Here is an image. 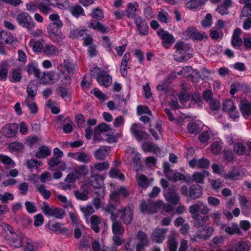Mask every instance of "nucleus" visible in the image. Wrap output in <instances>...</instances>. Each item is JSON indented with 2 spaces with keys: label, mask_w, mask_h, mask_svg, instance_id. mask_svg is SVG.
Returning <instances> with one entry per match:
<instances>
[{
  "label": "nucleus",
  "mask_w": 251,
  "mask_h": 251,
  "mask_svg": "<svg viewBox=\"0 0 251 251\" xmlns=\"http://www.w3.org/2000/svg\"><path fill=\"white\" fill-rule=\"evenodd\" d=\"M119 203H109L103 209L106 213L116 216V219L119 218L125 225L130 224L133 216V210L129 206L119 208Z\"/></svg>",
  "instance_id": "f257e3e1"
},
{
  "label": "nucleus",
  "mask_w": 251,
  "mask_h": 251,
  "mask_svg": "<svg viewBox=\"0 0 251 251\" xmlns=\"http://www.w3.org/2000/svg\"><path fill=\"white\" fill-rule=\"evenodd\" d=\"M92 75L100 85L105 87L109 86L112 83V77L104 71L100 72L99 68H94L92 71Z\"/></svg>",
  "instance_id": "f03ea898"
},
{
  "label": "nucleus",
  "mask_w": 251,
  "mask_h": 251,
  "mask_svg": "<svg viewBox=\"0 0 251 251\" xmlns=\"http://www.w3.org/2000/svg\"><path fill=\"white\" fill-rule=\"evenodd\" d=\"M41 209L44 214L47 216L55 217L58 219H63L65 213L63 209L54 208L49 205L46 202L43 203Z\"/></svg>",
  "instance_id": "7ed1b4c3"
},
{
  "label": "nucleus",
  "mask_w": 251,
  "mask_h": 251,
  "mask_svg": "<svg viewBox=\"0 0 251 251\" xmlns=\"http://www.w3.org/2000/svg\"><path fill=\"white\" fill-rule=\"evenodd\" d=\"M16 20L21 26L26 28L28 30L33 29L35 26L31 17L26 12H23L18 14Z\"/></svg>",
  "instance_id": "20e7f679"
},
{
  "label": "nucleus",
  "mask_w": 251,
  "mask_h": 251,
  "mask_svg": "<svg viewBox=\"0 0 251 251\" xmlns=\"http://www.w3.org/2000/svg\"><path fill=\"white\" fill-rule=\"evenodd\" d=\"M175 48L176 50L175 56V59L178 62H182L187 60L189 56L186 57L185 54L187 51L188 47L182 41H178L175 45Z\"/></svg>",
  "instance_id": "39448f33"
},
{
  "label": "nucleus",
  "mask_w": 251,
  "mask_h": 251,
  "mask_svg": "<svg viewBox=\"0 0 251 251\" xmlns=\"http://www.w3.org/2000/svg\"><path fill=\"white\" fill-rule=\"evenodd\" d=\"M157 35L162 40V45L165 48H169L175 42V38L173 34L163 29L157 31Z\"/></svg>",
  "instance_id": "423d86ee"
},
{
  "label": "nucleus",
  "mask_w": 251,
  "mask_h": 251,
  "mask_svg": "<svg viewBox=\"0 0 251 251\" xmlns=\"http://www.w3.org/2000/svg\"><path fill=\"white\" fill-rule=\"evenodd\" d=\"M61 27H58L50 24L48 25L47 32L52 42L58 43L64 38L61 31Z\"/></svg>",
  "instance_id": "0eeeda50"
},
{
  "label": "nucleus",
  "mask_w": 251,
  "mask_h": 251,
  "mask_svg": "<svg viewBox=\"0 0 251 251\" xmlns=\"http://www.w3.org/2000/svg\"><path fill=\"white\" fill-rule=\"evenodd\" d=\"M129 195V191L127 188L122 186L118 187L110 194V203H119L118 201L120 196L123 198H127Z\"/></svg>",
  "instance_id": "6e6552de"
},
{
  "label": "nucleus",
  "mask_w": 251,
  "mask_h": 251,
  "mask_svg": "<svg viewBox=\"0 0 251 251\" xmlns=\"http://www.w3.org/2000/svg\"><path fill=\"white\" fill-rule=\"evenodd\" d=\"M18 129V125L16 123H9L4 125L1 128L0 132L2 135L6 138H11L17 133Z\"/></svg>",
  "instance_id": "1a4fd4ad"
},
{
  "label": "nucleus",
  "mask_w": 251,
  "mask_h": 251,
  "mask_svg": "<svg viewBox=\"0 0 251 251\" xmlns=\"http://www.w3.org/2000/svg\"><path fill=\"white\" fill-rule=\"evenodd\" d=\"M139 11V5L136 2H129L127 4L126 9L125 10L126 16L128 19L135 20L138 17L137 13Z\"/></svg>",
  "instance_id": "9d476101"
},
{
  "label": "nucleus",
  "mask_w": 251,
  "mask_h": 251,
  "mask_svg": "<svg viewBox=\"0 0 251 251\" xmlns=\"http://www.w3.org/2000/svg\"><path fill=\"white\" fill-rule=\"evenodd\" d=\"M168 231V228H156L153 231L151 235V240L156 243H161L165 239V234Z\"/></svg>",
  "instance_id": "9b49d317"
},
{
  "label": "nucleus",
  "mask_w": 251,
  "mask_h": 251,
  "mask_svg": "<svg viewBox=\"0 0 251 251\" xmlns=\"http://www.w3.org/2000/svg\"><path fill=\"white\" fill-rule=\"evenodd\" d=\"M40 82L41 83L46 84L49 83H54L58 79L57 74L54 72H49L44 73L40 75Z\"/></svg>",
  "instance_id": "f8f14e48"
},
{
  "label": "nucleus",
  "mask_w": 251,
  "mask_h": 251,
  "mask_svg": "<svg viewBox=\"0 0 251 251\" xmlns=\"http://www.w3.org/2000/svg\"><path fill=\"white\" fill-rule=\"evenodd\" d=\"M110 219L112 222V230L114 235H121L125 232V228L122 225V222L116 219V216L112 215Z\"/></svg>",
  "instance_id": "ddd939ff"
},
{
  "label": "nucleus",
  "mask_w": 251,
  "mask_h": 251,
  "mask_svg": "<svg viewBox=\"0 0 251 251\" xmlns=\"http://www.w3.org/2000/svg\"><path fill=\"white\" fill-rule=\"evenodd\" d=\"M23 247V251H37L34 248L32 241L26 236L21 237L20 242L15 245L16 248Z\"/></svg>",
  "instance_id": "4468645a"
},
{
  "label": "nucleus",
  "mask_w": 251,
  "mask_h": 251,
  "mask_svg": "<svg viewBox=\"0 0 251 251\" xmlns=\"http://www.w3.org/2000/svg\"><path fill=\"white\" fill-rule=\"evenodd\" d=\"M76 69L77 66L68 60H64L60 66V70L62 74L66 73L69 75L73 74Z\"/></svg>",
  "instance_id": "2eb2a0df"
},
{
  "label": "nucleus",
  "mask_w": 251,
  "mask_h": 251,
  "mask_svg": "<svg viewBox=\"0 0 251 251\" xmlns=\"http://www.w3.org/2000/svg\"><path fill=\"white\" fill-rule=\"evenodd\" d=\"M178 235L175 231H171L169 235L167 240V248L169 251H176L177 242L176 238Z\"/></svg>",
  "instance_id": "dca6fc26"
},
{
  "label": "nucleus",
  "mask_w": 251,
  "mask_h": 251,
  "mask_svg": "<svg viewBox=\"0 0 251 251\" xmlns=\"http://www.w3.org/2000/svg\"><path fill=\"white\" fill-rule=\"evenodd\" d=\"M135 23L139 32L143 35H147L149 33L148 24L144 19L138 16L134 20Z\"/></svg>",
  "instance_id": "f3484780"
},
{
  "label": "nucleus",
  "mask_w": 251,
  "mask_h": 251,
  "mask_svg": "<svg viewBox=\"0 0 251 251\" xmlns=\"http://www.w3.org/2000/svg\"><path fill=\"white\" fill-rule=\"evenodd\" d=\"M68 155L75 160L85 164L88 163L91 159V157L88 154L83 152L69 153Z\"/></svg>",
  "instance_id": "a211bd4d"
},
{
  "label": "nucleus",
  "mask_w": 251,
  "mask_h": 251,
  "mask_svg": "<svg viewBox=\"0 0 251 251\" xmlns=\"http://www.w3.org/2000/svg\"><path fill=\"white\" fill-rule=\"evenodd\" d=\"M89 186L88 184H83L80 190L75 191L74 194L77 199L81 201H86L88 199L89 193Z\"/></svg>",
  "instance_id": "6ab92c4d"
},
{
  "label": "nucleus",
  "mask_w": 251,
  "mask_h": 251,
  "mask_svg": "<svg viewBox=\"0 0 251 251\" xmlns=\"http://www.w3.org/2000/svg\"><path fill=\"white\" fill-rule=\"evenodd\" d=\"M241 30L239 28L234 29L231 40V45L233 47H240L243 43V41L240 37Z\"/></svg>",
  "instance_id": "aec40b11"
},
{
  "label": "nucleus",
  "mask_w": 251,
  "mask_h": 251,
  "mask_svg": "<svg viewBox=\"0 0 251 251\" xmlns=\"http://www.w3.org/2000/svg\"><path fill=\"white\" fill-rule=\"evenodd\" d=\"M45 41L43 39L35 40L34 39L30 40L28 45L34 52H42L44 48Z\"/></svg>",
  "instance_id": "412c9836"
},
{
  "label": "nucleus",
  "mask_w": 251,
  "mask_h": 251,
  "mask_svg": "<svg viewBox=\"0 0 251 251\" xmlns=\"http://www.w3.org/2000/svg\"><path fill=\"white\" fill-rule=\"evenodd\" d=\"M213 231V227L211 226H206L197 232V236L200 239L203 240L208 239L212 234Z\"/></svg>",
  "instance_id": "4be33fe9"
},
{
  "label": "nucleus",
  "mask_w": 251,
  "mask_h": 251,
  "mask_svg": "<svg viewBox=\"0 0 251 251\" xmlns=\"http://www.w3.org/2000/svg\"><path fill=\"white\" fill-rule=\"evenodd\" d=\"M49 57L57 55L59 53L58 49L53 45L48 43L44 45V48L42 51Z\"/></svg>",
  "instance_id": "5701e85b"
},
{
  "label": "nucleus",
  "mask_w": 251,
  "mask_h": 251,
  "mask_svg": "<svg viewBox=\"0 0 251 251\" xmlns=\"http://www.w3.org/2000/svg\"><path fill=\"white\" fill-rule=\"evenodd\" d=\"M189 165L192 168H206L209 165V162L205 158L192 159L189 162Z\"/></svg>",
  "instance_id": "b1692460"
},
{
  "label": "nucleus",
  "mask_w": 251,
  "mask_h": 251,
  "mask_svg": "<svg viewBox=\"0 0 251 251\" xmlns=\"http://www.w3.org/2000/svg\"><path fill=\"white\" fill-rule=\"evenodd\" d=\"M109 151L108 147L101 146L95 151L94 155L96 159L102 160L108 155Z\"/></svg>",
  "instance_id": "393cba45"
},
{
  "label": "nucleus",
  "mask_w": 251,
  "mask_h": 251,
  "mask_svg": "<svg viewBox=\"0 0 251 251\" xmlns=\"http://www.w3.org/2000/svg\"><path fill=\"white\" fill-rule=\"evenodd\" d=\"M249 245L247 242L240 241L234 245L230 246L226 251H249Z\"/></svg>",
  "instance_id": "a878e982"
},
{
  "label": "nucleus",
  "mask_w": 251,
  "mask_h": 251,
  "mask_svg": "<svg viewBox=\"0 0 251 251\" xmlns=\"http://www.w3.org/2000/svg\"><path fill=\"white\" fill-rule=\"evenodd\" d=\"M202 189L200 185H193L189 188V196L192 199H198L202 195Z\"/></svg>",
  "instance_id": "bb28decb"
},
{
  "label": "nucleus",
  "mask_w": 251,
  "mask_h": 251,
  "mask_svg": "<svg viewBox=\"0 0 251 251\" xmlns=\"http://www.w3.org/2000/svg\"><path fill=\"white\" fill-rule=\"evenodd\" d=\"M240 109L242 115L245 118H247L251 114V103L245 100H241L240 104Z\"/></svg>",
  "instance_id": "cd10ccee"
},
{
  "label": "nucleus",
  "mask_w": 251,
  "mask_h": 251,
  "mask_svg": "<svg viewBox=\"0 0 251 251\" xmlns=\"http://www.w3.org/2000/svg\"><path fill=\"white\" fill-rule=\"evenodd\" d=\"M165 197L167 201L174 204H177L179 201V198L173 190H169L164 194Z\"/></svg>",
  "instance_id": "c85d7f7f"
},
{
  "label": "nucleus",
  "mask_w": 251,
  "mask_h": 251,
  "mask_svg": "<svg viewBox=\"0 0 251 251\" xmlns=\"http://www.w3.org/2000/svg\"><path fill=\"white\" fill-rule=\"evenodd\" d=\"M141 210L143 214L154 213L156 212V205L155 202L147 204L145 201H142L141 206Z\"/></svg>",
  "instance_id": "c756f323"
},
{
  "label": "nucleus",
  "mask_w": 251,
  "mask_h": 251,
  "mask_svg": "<svg viewBox=\"0 0 251 251\" xmlns=\"http://www.w3.org/2000/svg\"><path fill=\"white\" fill-rule=\"evenodd\" d=\"M239 2L245 4L241 10L242 16L247 17L251 15V0H239Z\"/></svg>",
  "instance_id": "7c9ffc66"
},
{
  "label": "nucleus",
  "mask_w": 251,
  "mask_h": 251,
  "mask_svg": "<svg viewBox=\"0 0 251 251\" xmlns=\"http://www.w3.org/2000/svg\"><path fill=\"white\" fill-rule=\"evenodd\" d=\"M8 73V64L7 60H3L0 63V80L5 81Z\"/></svg>",
  "instance_id": "2f4dec72"
},
{
  "label": "nucleus",
  "mask_w": 251,
  "mask_h": 251,
  "mask_svg": "<svg viewBox=\"0 0 251 251\" xmlns=\"http://www.w3.org/2000/svg\"><path fill=\"white\" fill-rule=\"evenodd\" d=\"M208 0H190L185 5L188 9H193L201 7L204 5Z\"/></svg>",
  "instance_id": "473e14b6"
},
{
  "label": "nucleus",
  "mask_w": 251,
  "mask_h": 251,
  "mask_svg": "<svg viewBox=\"0 0 251 251\" xmlns=\"http://www.w3.org/2000/svg\"><path fill=\"white\" fill-rule=\"evenodd\" d=\"M136 178L138 186L143 189H146L151 183L150 179L144 175L138 174Z\"/></svg>",
  "instance_id": "72a5a7b5"
},
{
  "label": "nucleus",
  "mask_w": 251,
  "mask_h": 251,
  "mask_svg": "<svg viewBox=\"0 0 251 251\" xmlns=\"http://www.w3.org/2000/svg\"><path fill=\"white\" fill-rule=\"evenodd\" d=\"M137 237L139 240V242L137 244L138 247L140 246L145 247L147 246L149 244V241L148 239L147 236L145 233L143 231L138 232Z\"/></svg>",
  "instance_id": "f704fd0d"
},
{
  "label": "nucleus",
  "mask_w": 251,
  "mask_h": 251,
  "mask_svg": "<svg viewBox=\"0 0 251 251\" xmlns=\"http://www.w3.org/2000/svg\"><path fill=\"white\" fill-rule=\"evenodd\" d=\"M25 103L28 107L31 113L36 114L38 112V107L35 102V99L26 98Z\"/></svg>",
  "instance_id": "c9c22d12"
},
{
  "label": "nucleus",
  "mask_w": 251,
  "mask_h": 251,
  "mask_svg": "<svg viewBox=\"0 0 251 251\" xmlns=\"http://www.w3.org/2000/svg\"><path fill=\"white\" fill-rule=\"evenodd\" d=\"M166 177L173 181L176 182L177 180H182L185 179L184 175L178 172H175L173 170L170 173L167 174Z\"/></svg>",
  "instance_id": "e433bc0d"
},
{
  "label": "nucleus",
  "mask_w": 251,
  "mask_h": 251,
  "mask_svg": "<svg viewBox=\"0 0 251 251\" xmlns=\"http://www.w3.org/2000/svg\"><path fill=\"white\" fill-rule=\"evenodd\" d=\"M26 92L28 96L26 98L35 99L37 92L36 85L33 82H30L27 87Z\"/></svg>",
  "instance_id": "4c0bfd02"
},
{
  "label": "nucleus",
  "mask_w": 251,
  "mask_h": 251,
  "mask_svg": "<svg viewBox=\"0 0 251 251\" xmlns=\"http://www.w3.org/2000/svg\"><path fill=\"white\" fill-rule=\"evenodd\" d=\"M240 176V174L238 169L236 167H233L230 171H229L226 174L224 175L223 177L227 179L236 180Z\"/></svg>",
  "instance_id": "58836bf2"
},
{
  "label": "nucleus",
  "mask_w": 251,
  "mask_h": 251,
  "mask_svg": "<svg viewBox=\"0 0 251 251\" xmlns=\"http://www.w3.org/2000/svg\"><path fill=\"white\" fill-rule=\"evenodd\" d=\"M189 35L194 39L202 40L207 36L204 32H200L195 28H192L189 31Z\"/></svg>",
  "instance_id": "ea45409f"
},
{
  "label": "nucleus",
  "mask_w": 251,
  "mask_h": 251,
  "mask_svg": "<svg viewBox=\"0 0 251 251\" xmlns=\"http://www.w3.org/2000/svg\"><path fill=\"white\" fill-rule=\"evenodd\" d=\"M91 227L96 233L100 231L99 224L100 223V218L97 215H93L90 218Z\"/></svg>",
  "instance_id": "a19ab883"
},
{
  "label": "nucleus",
  "mask_w": 251,
  "mask_h": 251,
  "mask_svg": "<svg viewBox=\"0 0 251 251\" xmlns=\"http://www.w3.org/2000/svg\"><path fill=\"white\" fill-rule=\"evenodd\" d=\"M89 27L97 29L102 33H105L107 29L102 24L95 20L90 21Z\"/></svg>",
  "instance_id": "79ce46f5"
},
{
  "label": "nucleus",
  "mask_w": 251,
  "mask_h": 251,
  "mask_svg": "<svg viewBox=\"0 0 251 251\" xmlns=\"http://www.w3.org/2000/svg\"><path fill=\"white\" fill-rule=\"evenodd\" d=\"M49 19L52 23L50 25L56 26L58 27H62L63 26V22L60 20L59 16L56 13H53L49 16Z\"/></svg>",
  "instance_id": "37998d69"
},
{
  "label": "nucleus",
  "mask_w": 251,
  "mask_h": 251,
  "mask_svg": "<svg viewBox=\"0 0 251 251\" xmlns=\"http://www.w3.org/2000/svg\"><path fill=\"white\" fill-rule=\"evenodd\" d=\"M50 154V149L46 146H42L36 153L35 156L38 158H44Z\"/></svg>",
  "instance_id": "c03bdc74"
},
{
  "label": "nucleus",
  "mask_w": 251,
  "mask_h": 251,
  "mask_svg": "<svg viewBox=\"0 0 251 251\" xmlns=\"http://www.w3.org/2000/svg\"><path fill=\"white\" fill-rule=\"evenodd\" d=\"M8 230L10 234V236L8 238V240H9L10 243L13 245V246L15 247V245H17L18 243L20 242L21 237L24 236L22 235L19 237L17 235V234L16 233H15L12 229H8Z\"/></svg>",
  "instance_id": "a18cd8bd"
},
{
  "label": "nucleus",
  "mask_w": 251,
  "mask_h": 251,
  "mask_svg": "<svg viewBox=\"0 0 251 251\" xmlns=\"http://www.w3.org/2000/svg\"><path fill=\"white\" fill-rule=\"evenodd\" d=\"M26 165L30 171L33 169H38L40 166L43 165L42 161H38L35 159H30L26 162Z\"/></svg>",
  "instance_id": "49530a36"
},
{
  "label": "nucleus",
  "mask_w": 251,
  "mask_h": 251,
  "mask_svg": "<svg viewBox=\"0 0 251 251\" xmlns=\"http://www.w3.org/2000/svg\"><path fill=\"white\" fill-rule=\"evenodd\" d=\"M223 108L227 113L236 109L235 105L232 100H225L223 103Z\"/></svg>",
  "instance_id": "de8ad7c7"
},
{
  "label": "nucleus",
  "mask_w": 251,
  "mask_h": 251,
  "mask_svg": "<svg viewBox=\"0 0 251 251\" xmlns=\"http://www.w3.org/2000/svg\"><path fill=\"white\" fill-rule=\"evenodd\" d=\"M22 76L19 70H14L11 75L9 77V80L11 82L15 83L21 81Z\"/></svg>",
  "instance_id": "09e8293b"
},
{
  "label": "nucleus",
  "mask_w": 251,
  "mask_h": 251,
  "mask_svg": "<svg viewBox=\"0 0 251 251\" xmlns=\"http://www.w3.org/2000/svg\"><path fill=\"white\" fill-rule=\"evenodd\" d=\"M109 176L112 178H117L121 180H124L125 179V176L123 174L121 173L120 171L115 168H112L109 172Z\"/></svg>",
  "instance_id": "8fccbe9b"
},
{
  "label": "nucleus",
  "mask_w": 251,
  "mask_h": 251,
  "mask_svg": "<svg viewBox=\"0 0 251 251\" xmlns=\"http://www.w3.org/2000/svg\"><path fill=\"white\" fill-rule=\"evenodd\" d=\"M155 204L156 205V209L157 208L159 209H163L165 211L167 212H171L173 209V206L168 203L164 204L162 201H157L155 202Z\"/></svg>",
  "instance_id": "3c124183"
},
{
  "label": "nucleus",
  "mask_w": 251,
  "mask_h": 251,
  "mask_svg": "<svg viewBox=\"0 0 251 251\" xmlns=\"http://www.w3.org/2000/svg\"><path fill=\"white\" fill-rule=\"evenodd\" d=\"M71 14L75 17H78L80 15H83L84 10L79 5H75L70 8Z\"/></svg>",
  "instance_id": "603ef678"
},
{
  "label": "nucleus",
  "mask_w": 251,
  "mask_h": 251,
  "mask_svg": "<svg viewBox=\"0 0 251 251\" xmlns=\"http://www.w3.org/2000/svg\"><path fill=\"white\" fill-rule=\"evenodd\" d=\"M56 197L58 200L61 202V204L65 208H69L72 207L71 202L67 199V198L61 194H57Z\"/></svg>",
  "instance_id": "864d4df0"
},
{
  "label": "nucleus",
  "mask_w": 251,
  "mask_h": 251,
  "mask_svg": "<svg viewBox=\"0 0 251 251\" xmlns=\"http://www.w3.org/2000/svg\"><path fill=\"white\" fill-rule=\"evenodd\" d=\"M0 162L4 165H10L11 167H14L15 166V163L11 158L3 154H0Z\"/></svg>",
  "instance_id": "5fc2aeb1"
},
{
  "label": "nucleus",
  "mask_w": 251,
  "mask_h": 251,
  "mask_svg": "<svg viewBox=\"0 0 251 251\" xmlns=\"http://www.w3.org/2000/svg\"><path fill=\"white\" fill-rule=\"evenodd\" d=\"M37 189L45 199H48L50 197V191L46 189L45 185H41L37 186Z\"/></svg>",
  "instance_id": "6e6d98bb"
},
{
  "label": "nucleus",
  "mask_w": 251,
  "mask_h": 251,
  "mask_svg": "<svg viewBox=\"0 0 251 251\" xmlns=\"http://www.w3.org/2000/svg\"><path fill=\"white\" fill-rule=\"evenodd\" d=\"M246 147L241 143H237L234 144L233 151L238 155H242L245 153Z\"/></svg>",
  "instance_id": "4d7b16f0"
},
{
  "label": "nucleus",
  "mask_w": 251,
  "mask_h": 251,
  "mask_svg": "<svg viewBox=\"0 0 251 251\" xmlns=\"http://www.w3.org/2000/svg\"><path fill=\"white\" fill-rule=\"evenodd\" d=\"M109 167V163L107 161L100 163H96L94 166L95 169L98 172H102L107 170Z\"/></svg>",
  "instance_id": "13d9d810"
},
{
  "label": "nucleus",
  "mask_w": 251,
  "mask_h": 251,
  "mask_svg": "<svg viewBox=\"0 0 251 251\" xmlns=\"http://www.w3.org/2000/svg\"><path fill=\"white\" fill-rule=\"evenodd\" d=\"M95 130L96 132L99 131L100 132L102 133L103 135H105L103 132H106L109 130H110L111 132L113 131V129L110 128L108 125L105 123H101L99 125L96 127Z\"/></svg>",
  "instance_id": "bf43d9fd"
},
{
  "label": "nucleus",
  "mask_w": 251,
  "mask_h": 251,
  "mask_svg": "<svg viewBox=\"0 0 251 251\" xmlns=\"http://www.w3.org/2000/svg\"><path fill=\"white\" fill-rule=\"evenodd\" d=\"M85 32V30L83 29H75L72 30L70 32V36L73 39L80 38L84 35Z\"/></svg>",
  "instance_id": "052dcab7"
},
{
  "label": "nucleus",
  "mask_w": 251,
  "mask_h": 251,
  "mask_svg": "<svg viewBox=\"0 0 251 251\" xmlns=\"http://www.w3.org/2000/svg\"><path fill=\"white\" fill-rule=\"evenodd\" d=\"M27 71L29 75L34 74L37 77H40V75H41L40 70L36 66L31 64H29L27 65Z\"/></svg>",
  "instance_id": "680f3d73"
},
{
  "label": "nucleus",
  "mask_w": 251,
  "mask_h": 251,
  "mask_svg": "<svg viewBox=\"0 0 251 251\" xmlns=\"http://www.w3.org/2000/svg\"><path fill=\"white\" fill-rule=\"evenodd\" d=\"M161 126L157 124L155 126V129L150 128L149 131L152 136H153L156 140H157L160 138L161 135Z\"/></svg>",
  "instance_id": "e2e57ef3"
},
{
  "label": "nucleus",
  "mask_w": 251,
  "mask_h": 251,
  "mask_svg": "<svg viewBox=\"0 0 251 251\" xmlns=\"http://www.w3.org/2000/svg\"><path fill=\"white\" fill-rule=\"evenodd\" d=\"M64 122L67 124H65L63 127V130L65 133H70L73 130V126L72 125V121L69 116L66 117L64 119Z\"/></svg>",
  "instance_id": "0e129e2a"
},
{
  "label": "nucleus",
  "mask_w": 251,
  "mask_h": 251,
  "mask_svg": "<svg viewBox=\"0 0 251 251\" xmlns=\"http://www.w3.org/2000/svg\"><path fill=\"white\" fill-rule=\"evenodd\" d=\"M222 148L221 143L218 141L213 142L210 146L211 151L214 154L220 153Z\"/></svg>",
  "instance_id": "69168bd1"
},
{
  "label": "nucleus",
  "mask_w": 251,
  "mask_h": 251,
  "mask_svg": "<svg viewBox=\"0 0 251 251\" xmlns=\"http://www.w3.org/2000/svg\"><path fill=\"white\" fill-rule=\"evenodd\" d=\"M39 10L44 15H47L53 11L49 5L40 3L39 5Z\"/></svg>",
  "instance_id": "338daca9"
},
{
  "label": "nucleus",
  "mask_w": 251,
  "mask_h": 251,
  "mask_svg": "<svg viewBox=\"0 0 251 251\" xmlns=\"http://www.w3.org/2000/svg\"><path fill=\"white\" fill-rule=\"evenodd\" d=\"M210 130L203 131L199 136V139L201 142L205 143L210 139Z\"/></svg>",
  "instance_id": "774afa93"
}]
</instances>
